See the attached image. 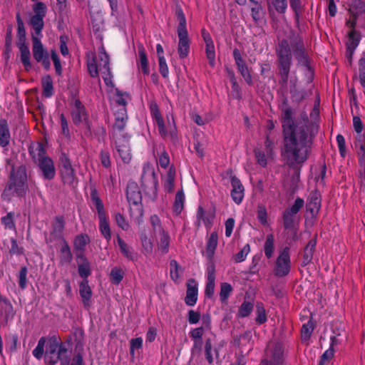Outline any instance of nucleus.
I'll use <instances>...</instances> for the list:
<instances>
[{"mask_svg": "<svg viewBox=\"0 0 365 365\" xmlns=\"http://www.w3.org/2000/svg\"><path fill=\"white\" fill-rule=\"evenodd\" d=\"M294 111L288 105L281 108V123L283 134L282 157L292 168H300L309 158L317 126L310 123L307 117L294 118Z\"/></svg>", "mask_w": 365, "mask_h": 365, "instance_id": "obj_1", "label": "nucleus"}, {"mask_svg": "<svg viewBox=\"0 0 365 365\" xmlns=\"http://www.w3.org/2000/svg\"><path fill=\"white\" fill-rule=\"evenodd\" d=\"M292 50L298 63L302 66L309 68L307 56L304 53V44L299 41L292 45L289 44L285 39L282 40L276 50L277 56L278 76H279V83L285 87L288 84L290 68L292 64Z\"/></svg>", "mask_w": 365, "mask_h": 365, "instance_id": "obj_2", "label": "nucleus"}, {"mask_svg": "<svg viewBox=\"0 0 365 365\" xmlns=\"http://www.w3.org/2000/svg\"><path fill=\"white\" fill-rule=\"evenodd\" d=\"M87 67L92 78L98 77L101 73L105 83L108 86L112 84V74L109 66V56L103 46L99 48L98 54L91 53L87 58Z\"/></svg>", "mask_w": 365, "mask_h": 365, "instance_id": "obj_3", "label": "nucleus"}, {"mask_svg": "<svg viewBox=\"0 0 365 365\" xmlns=\"http://www.w3.org/2000/svg\"><path fill=\"white\" fill-rule=\"evenodd\" d=\"M27 189L26 167L21 165L16 170L13 169L3 195L8 197L13 195L24 197L26 195Z\"/></svg>", "mask_w": 365, "mask_h": 365, "instance_id": "obj_4", "label": "nucleus"}, {"mask_svg": "<svg viewBox=\"0 0 365 365\" xmlns=\"http://www.w3.org/2000/svg\"><path fill=\"white\" fill-rule=\"evenodd\" d=\"M179 23L177 27V35L178 38V53L180 58H186L190 49L191 40L189 38L186 26V19L181 9L176 11Z\"/></svg>", "mask_w": 365, "mask_h": 365, "instance_id": "obj_5", "label": "nucleus"}, {"mask_svg": "<svg viewBox=\"0 0 365 365\" xmlns=\"http://www.w3.org/2000/svg\"><path fill=\"white\" fill-rule=\"evenodd\" d=\"M142 185L148 195L153 200L158 198V176L154 170L153 165L150 163L145 164L141 176Z\"/></svg>", "mask_w": 365, "mask_h": 365, "instance_id": "obj_6", "label": "nucleus"}, {"mask_svg": "<svg viewBox=\"0 0 365 365\" xmlns=\"http://www.w3.org/2000/svg\"><path fill=\"white\" fill-rule=\"evenodd\" d=\"M126 197L130 205L135 207H130V215L135 216L138 220L143 215V210L141 205L142 195L138 184L135 182H129L126 188Z\"/></svg>", "mask_w": 365, "mask_h": 365, "instance_id": "obj_7", "label": "nucleus"}, {"mask_svg": "<svg viewBox=\"0 0 365 365\" xmlns=\"http://www.w3.org/2000/svg\"><path fill=\"white\" fill-rule=\"evenodd\" d=\"M91 199L97 210L100 232L106 240L109 242L111 239V233L103 204L96 191L91 192Z\"/></svg>", "mask_w": 365, "mask_h": 365, "instance_id": "obj_8", "label": "nucleus"}, {"mask_svg": "<svg viewBox=\"0 0 365 365\" xmlns=\"http://www.w3.org/2000/svg\"><path fill=\"white\" fill-rule=\"evenodd\" d=\"M111 138L113 143L122 160L125 163H128L132 158L129 143L130 135L128 133H122L111 135Z\"/></svg>", "mask_w": 365, "mask_h": 365, "instance_id": "obj_9", "label": "nucleus"}, {"mask_svg": "<svg viewBox=\"0 0 365 365\" xmlns=\"http://www.w3.org/2000/svg\"><path fill=\"white\" fill-rule=\"evenodd\" d=\"M60 173L63 184L71 187H75L77 185L78 180L75 170L70 159L65 154L60 157Z\"/></svg>", "mask_w": 365, "mask_h": 365, "instance_id": "obj_10", "label": "nucleus"}, {"mask_svg": "<svg viewBox=\"0 0 365 365\" xmlns=\"http://www.w3.org/2000/svg\"><path fill=\"white\" fill-rule=\"evenodd\" d=\"M291 270V259L289 248L284 247L278 255L274 267V274L278 277H283L289 274Z\"/></svg>", "mask_w": 365, "mask_h": 365, "instance_id": "obj_11", "label": "nucleus"}, {"mask_svg": "<svg viewBox=\"0 0 365 365\" xmlns=\"http://www.w3.org/2000/svg\"><path fill=\"white\" fill-rule=\"evenodd\" d=\"M304 200L302 198L297 197L294 204L284 211L282 218L283 225L285 229H291L294 227L297 214L304 207Z\"/></svg>", "mask_w": 365, "mask_h": 365, "instance_id": "obj_12", "label": "nucleus"}, {"mask_svg": "<svg viewBox=\"0 0 365 365\" xmlns=\"http://www.w3.org/2000/svg\"><path fill=\"white\" fill-rule=\"evenodd\" d=\"M32 52L34 59L41 63L45 69L50 68V59L48 53L44 49L43 46L38 37L32 35Z\"/></svg>", "mask_w": 365, "mask_h": 365, "instance_id": "obj_13", "label": "nucleus"}, {"mask_svg": "<svg viewBox=\"0 0 365 365\" xmlns=\"http://www.w3.org/2000/svg\"><path fill=\"white\" fill-rule=\"evenodd\" d=\"M44 361L46 365H55L58 361H60L61 365H68L70 356L68 349L66 346H61L58 351H46Z\"/></svg>", "mask_w": 365, "mask_h": 365, "instance_id": "obj_14", "label": "nucleus"}, {"mask_svg": "<svg viewBox=\"0 0 365 365\" xmlns=\"http://www.w3.org/2000/svg\"><path fill=\"white\" fill-rule=\"evenodd\" d=\"M71 117L72 120L76 125L84 122V124L88 131L91 130V125L88 120L87 113L85 110L84 106L78 99L74 101V103L71 108Z\"/></svg>", "mask_w": 365, "mask_h": 365, "instance_id": "obj_15", "label": "nucleus"}, {"mask_svg": "<svg viewBox=\"0 0 365 365\" xmlns=\"http://www.w3.org/2000/svg\"><path fill=\"white\" fill-rule=\"evenodd\" d=\"M38 168L41 172L45 180H52L56 175V168L53 160L47 156L37 163Z\"/></svg>", "mask_w": 365, "mask_h": 365, "instance_id": "obj_16", "label": "nucleus"}, {"mask_svg": "<svg viewBox=\"0 0 365 365\" xmlns=\"http://www.w3.org/2000/svg\"><path fill=\"white\" fill-rule=\"evenodd\" d=\"M186 296L185 303L190 307H193L197 301L198 284L194 279H189L187 281Z\"/></svg>", "mask_w": 365, "mask_h": 365, "instance_id": "obj_17", "label": "nucleus"}, {"mask_svg": "<svg viewBox=\"0 0 365 365\" xmlns=\"http://www.w3.org/2000/svg\"><path fill=\"white\" fill-rule=\"evenodd\" d=\"M270 359H262L259 365H261L262 361H267L269 365H282L283 362V349L280 344H275L272 349L268 351L267 354Z\"/></svg>", "mask_w": 365, "mask_h": 365, "instance_id": "obj_18", "label": "nucleus"}, {"mask_svg": "<svg viewBox=\"0 0 365 365\" xmlns=\"http://www.w3.org/2000/svg\"><path fill=\"white\" fill-rule=\"evenodd\" d=\"M230 182L232 187L231 190V197L233 201L236 204L239 205L242 202L244 198V186L241 183L240 180L235 176L231 177Z\"/></svg>", "mask_w": 365, "mask_h": 365, "instance_id": "obj_19", "label": "nucleus"}, {"mask_svg": "<svg viewBox=\"0 0 365 365\" xmlns=\"http://www.w3.org/2000/svg\"><path fill=\"white\" fill-rule=\"evenodd\" d=\"M316 245L317 235H315L314 237L308 242V243L307 244L304 249L302 266L305 267L312 262Z\"/></svg>", "mask_w": 365, "mask_h": 365, "instance_id": "obj_20", "label": "nucleus"}, {"mask_svg": "<svg viewBox=\"0 0 365 365\" xmlns=\"http://www.w3.org/2000/svg\"><path fill=\"white\" fill-rule=\"evenodd\" d=\"M29 152L33 161L36 163L47 157L46 149L41 143H31L29 148Z\"/></svg>", "mask_w": 365, "mask_h": 365, "instance_id": "obj_21", "label": "nucleus"}, {"mask_svg": "<svg viewBox=\"0 0 365 365\" xmlns=\"http://www.w3.org/2000/svg\"><path fill=\"white\" fill-rule=\"evenodd\" d=\"M78 260V270L79 275L82 278H87L91 273L90 268V263L88 259L83 253H78L76 255Z\"/></svg>", "mask_w": 365, "mask_h": 365, "instance_id": "obj_22", "label": "nucleus"}, {"mask_svg": "<svg viewBox=\"0 0 365 365\" xmlns=\"http://www.w3.org/2000/svg\"><path fill=\"white\" fill-rule=\"evenodd\" d=\"M65 227V220L62 216H57L52 222V231L51 236L54 239L63 238V232Z\"/></svg>", "mask_w": 365, "mask_h": 365, "instance_id": "obj_23", "label": "nucleus"}, {"mask_svg": "<svg viewBox=\"0 0 365 365\" xmlns=\"http://www.w3.org/2000/svg\"><path fill=\"white\" fill-rule=\"evenodd\" d=\"M127 119L126 114L124 113H120V115L115 118V123L112 128L111 135L127 133L125 131Z\"/></svg>", "mask_w": 365, "mask_h": 365, "instance_id": "obj_24", "label": "nucleus"}, {"mask_svg": "<svg viewBox=\"0 0 365 365\" xmlns=\"http://www.w3.org/2000/svg\"><path fill=\"white\" fill-rule=\"evenodd\" d=\"M197 221L195 222L196 227H199L202 222L206 227L210 228L212 220L214 218V215L212 214L206 215L202 207L200 206L197 208V214H196Z\"/></svg>", "mask_w": 365, "mask_h": 365, "instance_id": "obj_25", "label": "nucleus"}, {"mask_svg": "<svg viewBox=\"0 0 365 365\" xmlns=\"http://www.w3.org/2000/svg\"><path fill=\"white\" fill-rule=\"evenodd\" d=\"M58 258L61 265L69 264L73 259L70 247L65 240H63V245L60 249Z\"/></svg>", "mask_w": 365, "mask_h": 365, "instance_id": "obj_26", "label": "nucleus"}, {"mask_svg": "<svg viewBox=\"0 0 365 365\" xmlns=\"http://www.w3.org/2000/svg\"><path fill=\"white\" fill-rule=\"evenodd\" d=\"M79 293L84 307L88 309L90 307V299L92 296V291L87 280L83 281L80 284Z\"/></svg>", "mask_w": 365, "mask_h": 365, "instance_id": "obj_27", "label": "nucleus"}, {"mask_svg": "<svg viewBox=\"0 0 365 365\" xmlns=\"http://www.w3.org/2000/svg\"><path fill=\"white\" fill-rule=\"evenodd\" d=\"M11 139L10 130L8 123L5 119H0V145L6 147Z\"/></svg>", "mask_w": 365, "mask_h": 365, "instance_id": "obj_28", "label": "nucleus"}, {"mask_svg": "<svg viewBox=\"0 0 365 365\" xmlns=\"http://www.w3.org/2000/svg\"><path fill=\"white\" fill-rule=\"evenodd\" d=\"M175 170L171 166L167 171L163 181L164 191L170 193L173 191L175 186Z\"/></svg>", "mask_w": 365, "mask_h": 365, "instance_id": "obj_29", "label": "nucleus"}, {"mask_svg": "<svg viewBox=\"0 0 365 365\" xmlns=\"http://www.w3.org/2000/svg\"><path fill=\"white\" fill-rule=\"evenodd\" d=\"M268 10L284 14L287 8V0H267Z\"/></svg>", "mask_w": 365, "mask_h": 365, "instance_id": "obj_30", "label": "nucleus"}, {"mask_svg": "<svg viewBox=\"0 0 365 365\" xmlns=\"http://www.w3.org/2000/svg\"><path fill=\"white\" fill-rule=\"evenodd\" d=\"M289 84L290 93L295 101H300L304 98V93L299 91L297 88L298 78L297 76H292Z\"/></svg>", "mask_w": 365, "mask_h": 365, "instance_id": "obj_31", "label": "nucleus"}, {"mask_svg": "<svg viewBox=\"0 0 365 365\" xmlns=\"http://www.w3.org/2000/svg\"><path fill=\"white\" fill-rule=\"evenodd\" d=\"M21 52V61L26 71L31 68L30 62L31 53L27 45L17 46Z\"/></svg>", "mask_w": 365, "mask_h": 365, "instance_id": "obj_32", "label": "nucleus"}, {"mask_svg": "<svg viewBox=\"0 0 365 365\" xmlns=\"http://www.w3.org/2000/svg\"><path fill=\"white\" fill-rule=\"evenodd\" d=\"M217 233L216 232H212L207 239L206 244V252L209 257H212L213 256L217 245Z\"/></svg>", "mask_w": 365, "mask_h": 365, "instance_id": "obj_33", "label": "nucleus"}, {"mask_svg": "<svg viewBox=\"0 0 365 365\" xmlns=\"http://www.w3.org/2000/svg\"><path fill=\"white\" fill-rule=\"evenodd\" d=\"M29 24L32 26V28L34 30V34H33L32 35H35L37 37L41 35V31L44 26L43 17H40L34 15L31 16L30 19Z\"/></svg>", "mask_w": 365, "mask_h": 365, "instance_id": "obj_34", "label": "nucleus"}, {"mask_svg": "<svg viewBox=\"0 0 365 365\" xmlns=\"http://www.w3.org/2000/svg\"><path fill=\"white\" fill-rule=\"evenodd\" d=\"M185 195L182 190L178 191L175 195V202L173 204V212L179 215L184 208Z\"/></svg>", "mask_w": 365, "mask_h": 365, "instance_id": "obj_35", "label": "nucleus"}, {"mask_svg": "<svg viewBox=\"0 0 365 365\" xmlns=\"http://www.w3.org/2000/svg\"><path fill=\"white\" fill-rule=\"evenodd\" d=\"M89 242V238L87 235H77L73 241V247L76 250L82 253L86 248V246Z\"/></svg>", "mask_w": 365, "mask_h": 365, "instance_id": "obj_36", "label": "nucleus"}, {"mask_svg": "<svg viewBox=\"0 0 365 365\" xmlns=\"http://www.w3.org/2000/svg\"><path fill=\"white\" fill-rule=\"evenodd\" d=\"M264 255L267 259H270L274 251V238L272 234H269L266 237L264 245Z\"/></svg>", "mask_w": 365, "mask_h": 365, "instance_id": "obj_37", "label": "nucleus"}, {"mask_svg": "<svg viewBox=\"0 0 365 365\" xmlns=\"http://www.w3.org/2000/svg\"><path fill=\"white\" fill-rule=\"evenodd\" d=\"M359 42V34L354 29L349 32V38L347 42V49L351 56L354 50L357 47Z\"/></svg>", "mask_w": 365, "mask_h": 365, "instance_id": "obj_38", "label": "nucleus"}, {"mask_svg": "<svg viewBox=\"0 0 365 365\" xmlns=\"http://www.w3.org/2000/svg\"><path fill=\"white\" fill-rule=\"evenodd\" d=\"M320 207L321 200L317 196L312 197L307 202V209L312 216H316L318 214Z\"/></svg>", "mask_w": 365, "mask_h": 365, "instance_id": "obj_39", "label": "nucleus"}, {"mask_svg": "<svg viewBox=\"0 0 365 365\" xmlns=\"http://www.w3.org/2000/svg\"><path fill=\"white\" fill-rule=\"evenodd\" d=\"M43 95L46 97H51L53 93V81L50 76H46L42 78Z\"/></svg>", "mask_w": 365, "mask_h": 365, "instance_id": "obj_40", "label": "nucleus"}, {"mask_svg": "<svg viewBox=\"0 0 365 365\" xmlns=\"http://www.w3.org/2000/svg\"><path fill=\"white\" fill-rule=\"evenodd\" d=\"M314 324L312 319H310L307 323L302 325L301 329V336L303 341L308 340L314 330Z\"/></svg>", "mask_w": 365, "mask_h": 365, "instance_id": "obj_41", "label": "nucleus"}, {"mask_svg": "<svg viewBox=\"0 0 365 365\" xmlns=\"http://www.w3.org/2000/svg\"><path fill=\"white\" fill-rule=\"evenodd\" d=\"M232 291V287L230 284L227 282L220 284V298L222 302H225L227 300Z\"/></svg>", "mask_w": 365, "mask_h": 365, "instance_id": "obj_42", "label": "nucleus"}, {"mask_svg": "<svg viewBox=\"0 0 365 365\" xmlns=\"http://www.w3.org/2000/svg\"><path fill=\"white\" fill-rule=\"evenodd\" d=\"M148 103L150 113L155 119L156 125L160 130V111L158 109V103L155 100H150Z\"/></svg>", "mask_w": 365, "mask_h": 365, "instance_id": "obj_43", "label": "nucleus"}, {"mask_svg": "<svg viewBox=\"0 0 365 365\" xmlns=\"http://www.w3.org/2000/svg\"><path fill=\"white\" fill-rule=\"evenodd\" d=\"M138 55H139L140 66L143 70V72L144 73H148V60H147L146 54L145 52V49L143 47V46H139L138 48Z\"/></svg>", "mask_w": 365, "mask_h": 365, "instance_id": "obj_44", "label": "nucleus"}, {"mask_svg": "<svg viewBox=\"0 0 365 365\" xmlns=\"http://www.w3.org/2000/svg\"><path fill=\"white\" fill-rule=\"evenodd\" d=\"M46 341V339L44 336L39 339L36 347L32 351V354L36 359H41L42 358Z\"/></svg>", "mask_w": 365, "mask_h": 365, "instance_id": "obj_45", "label": "nucleus"}, {"mask_svg": "<svg viewBox=\"0 0 365 365\" xmlns=\"http://www.w3.org/2000/svg\"><path fill=\"white\" fill-rule=\"evenodd\" d=\"M337 344V339L336 336L331 337V344L330 347L324 351V353L321 356V360L322 362H327L330 359H331L334 356V350L333 346Z\"/></svg>", "mask_w": 365, "mask_h": 365, "instance_id": "obj_46", "label": "nucleus"}, {"mask_svg": "<svg viewBox=\"0 0 365 365\" xmlns=\"http://www.w3.org/2000/svg\"><path fill=\"white\" fill-rule=\"evenodd\" d=\"M118 243L123 255L128 259L133 260L134 255L133 251L129 248L128 245L120 237H118Z\"/></svg>", "mask_w": 365, "mask_h": 365, "instance_id": "obj_47", "label": "nucleus"}, {"mask_svg": "<svg viewBox=\"0 0 365 365\" xmlns=\"http://www.w3.org/2000/svg\"><path fill=\"white\" fill-rule=\"evenodd\" d=\"M181 270V267L178 264V262L173 259L170 262V274L172 279L177 282L180 278V271Z\"/></svg>", "mask_w": 365, "mask_h": 365, "instance_id": "obj_48", "label": "nucleus"}, {"mask_svg": "<svg viewBox=\"0 0 365 365\" xmlns=\"http://www.w3.org/2000/svg\"><path fill=\"white\" fill-rule=\"evenodd\" d=\"M205 53L210 66L215 65V50L214 43L205 45Z\"/></svg>", "mask_w": 365, "mask_h": 365, "instance_id": "obj_49", "label": "nucleus"}, {"mask_svg": "<svg viewBox=\"0 0 365 365\" xmlns=\"http://www.w3.org/2000/svg\"><path fill=\"white\" fill-rule=\"evenodd\" d=\"M48 347L46 351H58L61 346H65L63 343L61 342L59 337L56 336H51L48 339Z\"/></svg>", "mask_w": 365, "mask_h": 365, "instance_id": "obj_50", "label": "nucleus"}, {"mask_svg": "<svg viewBox=\"0 0 365 365\" xmlns=\"http://www.w3.org/2000/svg\"><path fill=\"white\" fill-rule=\"evenodd\" d=\"M123 275L124 272L121 269L114 267L111 269L110 272V280L113 283L118 284L123 279Z\"/></svg>", "mask_w": 365, "mask_h": 365, "instance_id": "obj_51", "label": "nucleus"}, {"mask_svg": "<svg viewBox=\"0 0 365 365\" xmlns=\"http://www.w3.org/2000/svg\"><path fill=\"white\" fill-rule=\"evenodd\" d=\"M205 354L207 362L211 364L214 361V354L212 350V341L210 339H207L205 341Z\"/></svg>", "mask_w": 365, "mask_h": 365, "instance_id": "obj_52", "label": "nucleus"}, {"mask_svg": "<svg viewBox=\"0 0 365 365\" xmlns=\"http://www.w3.org/2000/svg\"><path fill=\"white\" fill-rule=\"evenodd\" d=\"M1 222L5 229L15 230V223L14 222V213L9 212L6 216L1 218Z\"/></svg>", "mask_w": 365, "mask_h": 365, "instance_id": "obj_53", "label": "nucleus"}, {"mask_svg": "<svg viewBox=\"0 0 365 365\" xmlns=\"http://www.w3.org/2000/svg\"><path fill=\"white\" fill-rule=\"evenodd\" d=\"M27 273L26 267H21L18 274L19 286L21 289H25L27 286Z\"/></svg>", "mask_w": 365, "mask_h": 365, "instance_id": "obj_54", "label": "nucleus"}, {"mask_svg": "<svg viewBox=\"0 0 365 365\" xmlns=\"http://www.w3.org/2000/svg\"><path fill=\"white\" fill-rule=\"evenodd\" d=\"M253 308V305L250 302H244L238 312V315L240 317H247L252 312Z\"/></svg>", "mask_w": 365, "mask_h": 365, "instance_id": "obj_55", "label": "nucleus"}, {"mask_svg": "<svg viewBox=\"0 0 365 365\" xmlns=\"http://www.w3.org/2000/svg\"><path fill=\"white\" fill-rule=\"evenodd\" d=\"M33 10L34 11V16H38L40 17H45L46 14V6L44 3L41 1H38L34 4Z\"/></svg>", "mask_w": 365, "mask_h": 365, "instance_id": "obj_56", "label": "nucleus"}, {"mask_svg": "<svg viewBox=\"0 0 365 365\" xmlns=\"http://www.w3.org/2000/svg\"><path fill=\"white\" fill-rule=\"evenodd\" d=\"M130 354L132 358L135 356V350L140 349L143 346V339L138 337L130 341Z\"/></svg>", "mask_w": 365, "mask_h": 365, "instance_id": "obj_57", "label": "nucleus"}, {"mask_svg": "<svg viewBox=\"0 0 365 365\" xmlns=\"http://www.w3.org/2000/svg\"><path fill=\"white\" fill-rule=\"evenodd\" d=\"M290 6L294 12L297 19H299L300 14L303 11V5L302 0H289Z\"/></svg>", "mask_w": 365, "mask_h": 365, "instance_id": "obj_58", "label": "nucleus"}, {"mask_svg": "<svg viewBox=\"0 0 365 365\" xmlns=\"http://www.w3.org/2000/svg\"><path fill=\"white\" fill-rule=\"evenodd\" d=\"M237 70L240 73L246 83L250 86L252 85V78L247 66L245 65L243 66H241L240 68H237Z\"/></svg>", "mask_w": 365, "mask_h": 365, "instance_id": "obj_59", "label": "nucleus"}, {"mask_svg": "<svg viewBox=\"0 0 365 365\" xmlns=\"http://www.w3.org/2000/svg\"><path fill=\"white\" fill-rule=\"evenodd\" d=\"M215 279H207V283L205 289V295L208 298H212L215 292Z\"/></svg>", "mask_w": 365, "mask_h": 365, "instance_id": "obj_60", "label": "nucleus"}, {"mask_svg": "<svg viewBox=\"0 0 365 365\" xmlns=\"http://www.w3.org/2000/svg\"><path fill=\"white\" fill-rule=\"evenodd\" d=\"M250 252V247L249 244H246L242 249L235 255V261L237 262H243L249 252Z\"/></svg>", "mask_w": 365, "mask_h": 365, "instance_id": "obj_61", "label": "nucleus"}, {"mask_svg": "<svg viewBox=\"0 0 365 365\" xmlns=\"http://www.w3.org/2000/svg\"><path fill=\"white\" fill-rule=\"evenodd\" d=\"M256 314H257L256 322L258 324H262L267 321L265 309L262 305L257 306Z\"/></svg>", "mask_w": 365, "mask_h": 365, "instance_id": "obj_62", "label": "nucleus"}, {"mask_svg": "<svg viewBox=\"0 0 365 365\" xmlns=\"http://www.w3.org/2000/svg\"><path fill=\"white\" fill-rule=\"evenodd\" d=\"M51 59H52V61L53 62L56 73L58 75H61V71H62L61 65V62H60L59 58H58V55H57V53H56L55 50H51Z\"/></svg>", "mask_w": 365, "mask_h": 365, "instance_id": "obj_63", "label": "nucleus"}, {"mask_svg": "<svg viewBox=\"0 0 365 365\" xmlns=\"http://www.w3.org/2000/svg\"><path fill=\"white\" fill-rule=\"evenodd\" d=\"M255 155L258 164L262 167H265L267 164V158L264 152L260 150H255Z\"/></svg>", "mask_w": 365, "mask_h": 365, "instance_id": "obj_64", "label": "nucleus"}]
</instances>
